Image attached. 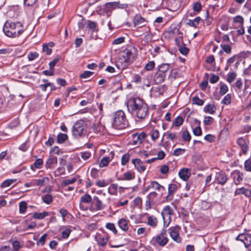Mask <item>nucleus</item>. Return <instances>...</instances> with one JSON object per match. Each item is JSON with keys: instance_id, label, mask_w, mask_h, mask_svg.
Segmentation results:
<instances>
[{"instance_id": "obj_9", "label": "nucleus", "mask_w": 251, "mask_h": 251, "mask_svg": "<svg viewBox=\"0 0 251 251\" xmlns=\"http://www.w3.org/2000/svg\"><path fill=\"white\" fill-rule=\"evenodd\" d=\"M180 229V226L178 225H176L174 227H171L169 229L171 237L174 241L178 243H180L181 241V238L179 234V231Z\"/></svg>"}, {"instance_id": "obj_42", "label": "nucleus", "mask_w": 251, "mask_h": 251, "mask_svg": "<svg viewBox=\"0 0 251 251\" xmlns=\"http://www.w3.org/2000/svg\"><path fill=\"white\" fill-rule=\"evenodd\" d=\"M76 181V179L75 177H73L71 179H66L62 181L61 183V186L62 187H65L69 184H71L75 183Z\"/></svg>"}, {"instance_id": "obj_10", "label": "nucleus", "mask_w": 251, "mask_h": 251, "mask_svg": "<svg viewBox=\"0 0 251 251\" xmlns=\"http://www.w3.org/2000/svg\"><path fill=\"white\" fill-rule=\"evenodd\" d=\"M109 235L105 232H103L102 234L97 233L95 235V240L98 244L101 246H105L109 239Z\"/></svg>"}, {"instance_id": "obj_55", "label": "nucleus", "mask_w": 251, "mask_h": 251, "mask_svg": "<svg viewBox=\"0 0 251 251\" xmlns=\"http://www.w3.org/2000/svg\"><path fill=\"white\" fill-rule=\"evenodd\" d=\"M43 164V160L41 158L37 159L33 163L34 166L35 167L36 169H41Z\"/></svg>"}, {"instance_id": "obj_52", "label": "nucleus", "mask_w": 251, "mask_h": 251, "mask_svg": "<svg viewBox=\"0 0 251 251\" xmlns=\"http://www.w3.org/2000/svg\"><path fill=\"white\" fill-rule=\"evenodd\" d=\"M43 201L46 204H49L52 201V197L51 195L47 194L42 198Z\"/></svg>"}, {"instance_id": "obj_15", "label": "nucleus", "mask_w": 251, "mask_h": 251, "mask_svg": "<svg viewBox=\"0 0 251 251\" xmlns=\"http://www.w3.org/2000/svg\"><path fill=\"white\" fill-rule=\"evenodd\" d=\"M180 178L184 181H187L191 176L190 170L188 168H183L178 172Z\"/></svg>"}, {"instance_id": "obj_45", "label": "nucleus", "mask_w": 251, "mask_h": 251, "mask_svg": "<svg viewBox=\"0 0 251 251\" xmlns=\"http://www.w3.org/2000/svg\"><path fill=\"white\" fill-rule=\"evenodd\" d=\"M105 227L106 228L112 231L114 234H116L117 233V230L113 223H108L106 224Z\"/></svg>"}, {"instance_id": "obj_33", "label": "nucleus", "mask_w": 251, "mask_h": 251, "mask_svg": "<svg viewBox=\"0 0 251 251\" xmlns=\"http://www.w3.org/2000/svg\"><path fill=\"white\" fill-rule=\"evenodd\" d=\"M124 178L122 180H130L134 179L135 173L133 172L127 171L124 174Z\"/></svg>"}, {"instance_id": "obj_18", "label": "nucleus", "mask_w": 251, "mask_h": 251, "mask_svg": "<svg viewBox=\"0 0 251 251\" xmlns=\"http://www.w3.org/2000/svg\"><path fill=\"white\" fill-rule=\"evenodd\" d=\"M92 200V197L89 194H86L81 196L80 198V202L79 203L80 208L84 210H86V209L83 208V206L82 205V203H88L89 202H91Z\"/></svg>"}, {"instance_id": "obj_43", "label": "nucleus", "mask_w": 251, "mask_h": 251, "mask_svg": "<svg viewBox=\"0 0 251 251\" xmlns=\"http://www.w3.org/2000/svg\"><path fill=\"white\" fill-rule=\"evenodd\" d=\"M132 145H137L140 144L142 143L140 138H138V133H134L132 135Z\"/></svg>"}, {"instance_id": "obj_53", "label": "nucleus", "mask_w": 251, "mask_h": 251, "mask_svg": "<svg viewBox=\"0 0 251 251\" xmlns=\"http://www.w3.org/2000/svg\"><path fill=\"white\" fill-rule=\"evenodd\" d=\"M91 153L89 151H83L80 152V156L84 160L89 159L91 157Z\"/></svg>"}, {"instance_id": "obj_57", "label": "nucleus", "mask_w": 251, "mask_h": 251, "mask_svg": "<svg viewBox=\"0 0 251 251\" xmlns=\"http://www.w3.org/2000/svg\"><path fill=\"white\" fill-rule=\"evenodd\" d=\"M60 60V57L57 56L52 61L49 63L50 69L54 70V67Z\"/></svg>"}, {"instance_id": "obj_4", "label": "nucleus", "mask_w": 251, "mask_h": 251, "mask_svg": "<svg viewBox=\"0 0 251 251\" xmlns=\"http://www.w3.org/2000/svg\"><path fill=\"white\" fill-rule=\"evenodd\" d=\"M168 241L169 239L167 237V230L163 229L159 234L152 237L150 243L153 247L158 246L163 247L168 243Z\"/></svg>"}, {"instance_id": "obj_35", "label": "nucleus", "mask_w": 251, "mask_h": 251, "mask_svg": "<svg viewBox=\"0 0 251 251\" xmlns=\"http://www.w3.org/2000/svg\"><path fill=\"white\" fill-rule=\"evenodd\" d=\"M170 68V65L169 64H163L159 66L158 71L162 74H165L168 72Z\"/></svg>"}, {"instance_id": "obj_29", "label": "nucleus", "mask_w": 251, "mask_h": 251, "mask_svg": "<svg viewBox=\"0 0 251 251\" xmlns=\"http://www.w3.org/2000/svg\"><path fill=\"white\" fill-rule=\"evenodd\" d=\"M157 219L153 216H150L148 217V224L152 227H155L157 225Z\"/></svg>"}, {"instance_id": "obj_36", "label": "nucleus", "mask_w": 251, "mask_h": 251, "mask_svg": "<svg viewBox=\"0 0 251 251\" xmlns=\"http://www.w3.org/2000/svg\"><path fill=\"white\" fill-rule=\"evenodd\" d=\"M17 181V179H8L4 181L0 185L1 188H5L10 186L12 184Z\"/></svg>"}, {"instance_id": "obj_62", "label": "nucleus", "mask_w": 251, "mask_h": 251, "mask_svg": "<svg viewBox=\"0 0 251 251\" xmlns=\"http://www.w3.org/2000/svg\"><path fill=\"white\" fill-rule=\"evenodd\" d=\"M157 193L151 192L147 195V199L153 202L155 199L157 197Z\"/></svg>"}, {"instance_id": "obj_58", "label": "nucleus", "mask_w": 251, "mask_h": 251, "mask_svg": "<svg viewBox=\"0 0 251 251\" xmlns=\"http://www.w3.org/2000/svg\"><path fill=\"white\" fill-rule=\"evenodd\" d=\"M236 75V74L234 72L229 73L227 75V81L230 83L232 82L235 79Z\"/></svg>"}, {"instance_id": "obj_31", "label": "nucleus", "mask_w": 251, "mask_h": 251, "mask_svg": "<svg viewBox=\"0 0 251 251\" xmlns=\"http://www.w3.org/2000/svg\"><path fill=\"white\" fill-rule=\"evenodd\" d=\"M49 213L47 211L39 213H34L32 216V217L35 219L41 220L49 216Z\"/></svg>"}, {"instance_id": "obj_60", "label": "nucleus", "mask_w": 251, "mask_h": 251, "mask_svg": "<svg viewBox=\"0 0 251 251\" xmlns=\"http://www.w3.org/2000/svg\"><path fill=\"white\" fill-rule=\"evenodd\" d=\"M129 155L127 153L123 155L121 159V163L123 165H126L129 161Z\"/></svg>"}, {"instance_id": "obj_54", "label": "nucleus", "mask_w": 251, "mask_h": 251, "mask_svg": "<svg viewBox=\"0 0 251 251\" xmlns=\"http://www.w3.org/2000/svg\"><path fill=\"white\" fill-rule=\"evenodd\" d=\"M185 152V149H181V148H177L176 149L173 153V155L174 156H179L180 155L183 154Z\"/></svg>"}, {"instance_id": "obj_56", "label": "nucleus", "mask_w": 251, "mask_h": 251, "mask_svg": "<svg viewBox=\"0 0 251 251\" xmlns=\"http://www.w3.org/2000/svg\"><path fill=\"white\" fill-rule=\"evenodd\" d=\"M220 46L222 50L226 53L229 54L231 52V48L229 45L221 44Z\"/></svg>"}, {"instance_id": "obj_37", "label": "nucleus", "mask_w": 251, "mask_h": 251, "mask_svg": "<svg viewBox=\"0 0 251 251\" xmlns=\"http://www.w3.org/2000/svg\"><path fill=\"white\" fill-rule=\"evenodd\" d=\"M233 22L235 24H238V26H243L244 20L242 16L238 15L233 19Z\"/></svg>"}, {"instance_id": "obj_51", "label": "nucleus", "mask_w": 251, "mask_h": 251, "mask_svg": "<svg viewBox=\"0 0 251 251\" xmlns=\"http://www.w3.org/2000/svg\"><path fill=\"white\" fill-rule=\"evenodd\" d=\"M214 122V119L210 116H205L203 120V124L205 126L211 125Z\"/></svg>"}, {"instance_id": "obj_8", "label": "nucleus", "mask_w": 251, "mask_h": 251, "mask_svg": "<svg viewBox=\"0 0 251 251\" xmlns=\"http://www.w3.org/2000/svg\"><path fill=\"white\" fill-rule=\"evenodd\" d=\"M173 210L169 205L166 206L163 208L161 215L163 219L164 226L165 227L168 226L171 219V216L173 214Z\"/></svg>"}, {"instance_id": "obj_19", "label": "nucleus", "mask_w": 251, "mask_h": 251, "mask_svg": "<svg viewBox=\"0 0 251 251\" xmlns=\"http://www.w3.org/2000/svg\"><path fill=\"white\" fill-rule=\"evenodd\" d=\"M237 144L242 148V152L244 154H246L249 149V147L247 145L245 140L243 138H239L237 140Z\"/></svg>"}, {"instance_id": "obj_25", "label": "nucleus", "mask_w": 251, "mask_h": 251, "mask_svg": "<svg viewBox=\"0 0 251 251\" xmlns=\"http://www.w3.org/2000/svg\"><path fill=\"white\" fill-rule=\"evenodd\" d=\"M235 195L243 194L245 196L250 197H251V191L244 187L237 189L235 191Z\"/></svg>"}, {"instance_id": "obj_17", "label": "nucleus", "mask_w": 251, "mask_h": 251, "mask_svg": "<svg viewBox=\"0 0 251 251\" xmlns=\"http://www.w3.org/2000/svg\"><path fill=\"white\" fill-rule=\"evenodd\" d=\"M234 183L238 185L243 180V174L239 171L235 170L232 173Z\"/></svg>"}, {"instance_id": "obj_38", "label": "nucleus", "mask_w": 251, "mask_h": 251, "mask_svg": "<svg viewBox=\"0 0 251 251\" xmlns=\"http://www.w3.org/2000/svg\"><path fill=\"white\" fill-rule=\"evenodd\" d=\"M111 159L109 157L105 156L103 157L99 163V166L100 168H102L106 166L111 161Z\"/></svg>"}, {"instance_id": "obj_20", "label": "nucleus", "mask_w": 251, "mask_h": 251, "mask_svg": "<svg viewBox=\"0 0 251 251\" xmlns=\"http://www.w3.org/2000/svg\"><path fill=\"white\" fill-rule=\"evenodd\" d=\"M201 20L200 17H197L194 20L186 19V24L191 27H197Z\"/></svg>"}, {"instance_id": "obj_16", "label": "nucleus", "mask_w": 251, "mask_h": 251, "mask_svg": "<svg viewBox=\"0 0 251 251\" xmlns=\"http://www.w3.org/2000/svg\"><path fill=\"white\" fill-rule=\"evenodd\" d=\"M132 162L139 172L142 173L145 171L146 166L144 165L143 162H142L140 159H133Z\"/></svg>"}, {"instance_id": "obj_34", "label": "nucleus", "mask_w": 251, "mask_h": 251, "mask_svg": "<svg viewBox=\"0 0 251 251\" xmlns=\"http://www.w3.org/2000/svg\"><path fill=\"white\" fill-rule=\"evenodd\" d=\"M8 26L10 29H18V28H22L23 25L20 22L15 23H8Z\"/></svg>"}, {"instance_id": "obj_11", "label": "nucleus", "mask_w": 251, "mask_h": 251, "mask_svg": "<svg viewBox=\"0 0 251 251\" xmlns=\"http://www.w3.org/2000/svg\"><path fill=\"white\" fill-rule=\"evenodd\" d=\"M237 240L242 241L245 247L249 251H251V234H240L237 238Z\"/></svg>"}, {"instance_id": "obj_13", "label": "nucleus", "mask_w": 251, "mask_h": 251, "mask_svg": "<svg viewBox=\"0 0 251 251\" xmlns=\"http://www.w3.org/2000/svg\"><path fill=\"white\" fill-rule=\"evenodd\" d=\"M121 55L130 64L135 59V54L130 50H126Z\"/></svg>"}, {"instance_id": "obj_64", "label": "nucleus", "mask_w": 251, "mask_h": 251, "mask_svg": "<svg viewBox=\"0 0 251 251\" xmlns=\"http://www.w3.org/2000/svg\"><path fill=\"white\" fill-rule=\"evenodd\" d=\"M179 51L181 54L183 55H186L189 52V49L185 46H181L180 47H179Z\"/></svg>"}, {"instance_id": "obj_28", "label": "nucleus", "mask_w": 251, "mask_h": 251, "mask_svg": "<svg viewBox=\"0 0 251 251\" xmlns=\"http://www.w3.org/2000/svg\"><path fill=\"white\" fill-rule=\"evenodd\" d=\"M151 186L152 189H155L158 192L163 191L165 189L164 186L160 185L155 181H152L151 182Z\"/></svg>"}, {"instance_id": "obj_23", "label": "nucleus", "mask_w": 251, "mask_h": 251, "mask_svg": "<svg viewBox=\"0 0 251 251\" xmlns=\"http://www.w3.org/2000/svg\"><path fill=\"white\" fill-rule=\"evenodd\" d=\"M166 74H162L159 72H157L154 77V80L156 84H158L163 82L166 77Z\"/></svg>"}, {"instance_id": "obj_44", "label": "nucleus", "mask_w": 251, "mask_h": 251, "mask_svg": "<svg viewBox=\"0 0 251 251\" xmlns=\"http://www.w3.org/2000/svg\"><path fill=\"white\" fill-rule=\"evenodd\" d=\"M27 208V204L25 201H22L19 203V212L21 214L25 213Z\"/></svg>"}, {"instance_id": "obj_30", "label": "nucleus", "mask_w": 251, "mask_h": 251, "mask_svg": "<svg viewBox=\"0 0 251 251\" xmlns=\"http://www.w3.org/2000/svg\"><path fill=\"white\" fill-rule=\"evenodd\" d=\"M195 121L198 126L193 129V134L195 136H201L202 134V131L200 126V122L197 120H195Z\"/></svg>"}, {"instance_id": "obj_40", "label": "nucleus", "mask_w": 251, "mask_h": 251, "mask_svg": "<svg viewBox=\"0 0 251 251\" xmlns=\"http://www.w3.org/2000/svg\"><path fill=\"white\" fill-rule=\"evenodd\" d=\"M183 121L184 120L181 116H177L173 122V126H179L182 125Z\"/></svg>"}, {"instance_id": "obj_46", "label": "nucleus", "mask_w": 251, "mask_h": 251, "mask_svg": "<svg viewBox=\"0 0 251 251\" xmlns=\"http://www.w3.org/2000/svg\"><path fill=\"white\" fill-rule=\"evenodd\" d=\"M93 74V72L85 71L80 75L79 77L80 79H86L90 77Z\"/></svg>"}, {"instance_id": "obj_26", "label": "nucleus", "mask_w": 251, "mask_h": 251, "mask_svg": "<svg viewBox=\"0 0 251 251\" xmlns=\"http://www.w3.org/2000/svg\"><path fill=\"white\" fill-rule=\"evenodd\" d=\"M118 225L119 227L125 231H127L128 230L127 221L124 218L119 221Z\"/></svg>"}, {"instance_id": "obj_27", "label": "nucleus", "mask_w": 251, "mask_h": 251, "mask_svg": "<svg viewBox=\"0 0 251 251\" xmlns=\"http://www.w3.org/2000/svg\"><path fill=\"white\" fill-rule=\"evenodd\" d=\"M181 132L183 140L185 142H189L191 139V136L186 128H182Z\"/></svg>"}, {"instance_id": "obj_39", "label": "nucleus", "mask_w": 251, "mask_h": 251, "mask_svg": "<svg viewBox=\"0 0 251 251\" xmlns=\"http://www.w3.org/2000/svg\"><path fill=\"white\" fill-rule=\"evenodd\" d=\"M67 139V135L62 133H59L57 136V142L60 144L64 143Z\"/></svg>"}, {"instance_id": "obj_49", "label": "nucleus", "mask_w": 251, "mask_h": 251, "mask_svg": "<svg viewBox=\"0 0 251 251\" xmlns=\"http://www.w3.org/2000/svg\"><path fill=\"white\" fill-rule=\"evenodd\" d=\"M164 136H167V139L173 141L176 138V135L174 132H166L163 134Z\"/></svg>"}, {"instance_id": "obj_48", "label": "nucleus", "mask_w": 251, "mask_h": 251, "mask_svg": "<svg viewBox=\"0 0 251 251\" xmlns=\"http://www.w3.org/2000/svg\"><path fill=\"white\" fill-rule=\"evenodd\" d=\"M177 185L175 184H171L168 186V193L174 194L177 189Z\"/></svg>"}, {"instance_id": "obj_47", "label": "nucleus", "mask_w": 251, "mask_h": 251, "mask_svg": "<svg viewBox=\"0 0 251 251\" xmlns=\"http://www.w3.org/2000/svg\"><path fill=\"white\" fill-rule=\"evenodd\" d=\"M193 9L196 14L199 13L201 9V5L200 2H196L193 4Z\"/></svg>"}, {"instance_id": "obj_50", "label": "nucleus", "mask_w": 251, "mask_h": 251, "mask_svg": "<svg viewBox=\"0 0 251 251\" xmlns=\"http://www.w3.org/2000/svg\"><path fill=\"white\" fill-rule=\"evenodd\" d=\"M193 104H197L198 105H202L204 103V101L200 99L198 97H194L192 99Z\"/></svg>"}, {"instance_id": "obj_41", "label": "nucleus", "mask_w": 251, "mask_h": 251, "mask_svg": "<svg viewBox=\"0 0 251 251\" xmlns=\"http://www.w3.org/2000/svg\"><path fill=\"white\" fill-rule=\"evenodd\" d=\"M150 135L152 140H155L159 136V132L157 129H153L150 131Z\"/></svg>"}, {"instance_id": "obj_63", "label": "nucleus", "mask_w": 251, "mask_h": 251, "mask_svg": "<svg viewBox=\"0 0 251 251\" xmlns=\"http://www.w3.org/2000/svg\"><path fill=\"white\" fill-rule=\"evenodd\" d=\"M71 230L69 228H66L64 230L62 231V237L64 239H67L69 236Z\"/></svg>"}, {"instance_id": "obj_14", "label": "nucleus", "mask_w": 251, "mask_h": 251, "mask_svg": "<svg viewBox=\"0 0 251 251\" xmlns=\"http://www.w3.org/2000/svg\"><path fill=\"white\" fill-rule=\"evenodd\" d=\"M130 64L121 54L116 61V66L121 69H126Z\"/></svg>"}, {"instance_id": "obj_2", "label": "nucleus", "mask_w": 251, "mask_h": 251, "mask_svg": "<svg viewBox=\"0 0 251 251\" xmlns=\"http://www.w3.org/2000/svg\"><path fill=\"white\" fill-rule=\"evenodd\" d=\"M128 122L124 112L118 110L115 112L113 117L112 126L117 129H125L128 127Z\"/></svg>"}, {"instance_id": "obj_5", "label": "nucleus", "mask_w": 251, "mask_h": 251, "mask_svg": "<svg viewBox=\"0 0 251 251\" xmlns=\"http://www.w3.org/2000/svg\"><path fill=\"white\" fill-rule=\"evenodd\" d=\"M86 132V126L83 122H77L74 125L72 129V133L75 137L78 138L82 137L85 134Z\"/></svg>"}, {"instance_id": "obj_61", "label": "nucleus", "mask_w": 251, "mask_h": 251, "mask_svg": "<svg viewBox=\"0 0 251 251\" xmlns=\"http://www.w3.org/2000/svg\"><path fill=\"white\" fill-rule=\"evenodd\" d=\"M244 168L247 171L251 172V159H249L245 162Z\"/></svg>"}, {"instance_id": "obj_3", "label": "nucleus", "mask_w": 251, "mask_h": 251, "mask_svg": "<svg viewBox=\"0 0 251 251\" xmlns=\"http://www.w3.org/2000/svg\"><path fill=\"white\" fill-rule=\"evenodd\" d=\"M128 5L126 3H120V2L113 1L106 3L102 7L100 8L98 13L100 15L107 14L109 16L111 12L116 9H126Z\"/></svg>"}, {"instance_id": "obj_21", "label": "nucleus", "mask_w": 251, "mask_h": 251, "mask_svg": "<svg viewBox=\"0 0 251 251\" xmlns=\"http://www.w3.org/2000/svg\"><path fill=\"white\" fill-rule=\"evenodd\" d=\"M57 163V158L54 156H50L46 162V168L47 169L53 168L52 165Z\"/></svg>"}, {"instance_id": "obj_24", "label": "nucleus", "mask_w": 251, "mask_h": 251, "mask_svg": "<svg viewBox=\"0 0 251 251\" xmlns=\"http://www.w3.org/2000/svg\"><path fill=\"white\" fill-rule=\"evenodd\" d=\"M46 180H48V178L44 177L40 179H32L31 180V184L33 186L41 187L44 185Z\"/></svg>"}, {"instance_id": "obj_1", "label": "nucleus", "mask_w": 251, "mask_h": 251, "mask_svg": "<svg viewBox=\"0 0 251 251\" xmlns=\"http://www.w3.org/2000/svg\"><path fill=\"white\" fill-rule=\"evenodd\" d=\"M128 111L134 116L140 119H145L148 113V105L140 98L129 100L127 105Z\"/></svg>"}, {"instance_id": "obj_12", "label": "nucleus", "mask_w": 251, "mask_h": 251, "mask_svg": "<svg viewBox=\"0 0 251 251\" xmlns=\"http://www.w3.org/2000/svg\"><path fill=\"white\" fill-rule=\"evenodd\" d=\"M215 180L216 182L221 185H224L227 180V177L223 171H220L215 174Z\"/></svg>"}, {"instance_id": "obj_22", "label": "nucleus", "mask_w": 251, "mask_h": 251, "mask_svg": "<svg viewBox=\"0 0 251 251\" xmlns=\"http://www.w3.org/2000/svg\"><path fill=\"white\" fill-rule=\"evenodd\" d=\"M145 22V19L141 15L136 14L133 19V24L135 26L141 27Z\"/></svg>"}, {"instance_id": "obj_32", "label": "nucleus", "mask_w": 251, "mask_h": 251, "mask_svg": "<svg viewBox=\"0 0 251 251\" xmlns=\"http://www.w3.org/2000/svg\"><path fill=\"white\" fill-rule=\"evenodd\" d=\"M216 107L213 104H208L205 105L203 108V111L205 113L213 114L215 113Z\"/></svg>"}, {"instance_id": "obj_59", "label": "nucleus", "mask_w": 251, "mask_h": 251, "mask_svg": "<svg viewBox=\"0 0 251 251\" xmlns=\"http://www.w3.org/2000/svg\"><path fill=\"white\" fill-rule=\"evenodd\" d=\"M155 66V63L153 61H149L145 67V69L147 71H151L152 70Z\"/></svg>"}, {"instance_id": "obj_6", "label": "nucleus", "mask_w": 251, "mask_h": 251, "mask_svg": "<svg viewBox=\"0 0 251 251\" xmlns=\"http://www.w3.org/2000/svg\"><path fill=\"white\" fill-rule=\"evenodd\" d=\"M104 205L102 201L97 196H94L90 206L88 208L91 212H94L103 209Z\"/></svg>"}, {"instance_id": "obj_7", "label": "nucleus", "mask_w": 251, "mask_h": 251, "mask_svg": "<svg viewBox=\"0 0 251 251\" xmlns=\"http://www.w3.org/2000/svg\"><path fill=\"white\" fill-rule=\"evenodd\" d=\"M3 31L5 34L9 37L15 38L19 37L24 31L22 28L18 29H10L8 26V22H6L3 27Z\"/></svg>"}]
</instances>
